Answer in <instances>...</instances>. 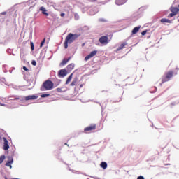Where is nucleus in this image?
Instances as JSON below:
<instances>
[{"instance_id":"obj_1","label":"nucleus","mask_w":179,"mask_h":179,"mask_svg":"<svg viewBox=\"0 0 179 179\" xmlns=\"http://www.w3.org/2000/svg\"><path fill=\"white\" fill-rule=\"evenodd\" d=\"M78 37H80V34H72L69 33L67 36L65 38L64 47L66 50L68 48V44H72L75 41V40H77Z\"/></svg>"},{"instance_id":"obj_2","label":"nucleus","mask_w":179,"mask_h":179,"mask_svg":"<svg viewBox=\"0 0 179 179\" xmlns=\"http://www.w3.org/2000/svg\"><path fill=\"white\" fill-rule=\"evenodd\" d=\"M174 75H177V72H174L173 71H169L166 72L162 76V83H166V82L170 81Z\"/></svg>"},{"instance_id":"obj_3","label":"nucleus","mask_w":179,"mask_h":179,"mask_svg":"<svg viewBox=\"0 0 179 179\" xmlns=\"http://www.w3.org/2000/svg\"><path fill=\"white\" fill-rule=\"evenodd\" d=\"M52 89H54V83L50 80H45L41 87L42 92H44V90H52Z\"/></svg>"},{"instance_id":"obj_4","label":"nucleus","mask_w":179,"mask_h":179,"mask_svg":"<svg viewBox=\"0 0 179 179\" xmlns=\"http://www.w3.org/2000/svg\"><path fill=\"white\" fill-rule=\"evenodd\" d=\"M99 41L102 45H107V44L110 43V40H108V36H101L99 39Z\"/></svg>"},{"instance_id":"obj_5","label":"nucleus","mask_w":179,"mask_h":179,"mask_svg":"<svg viewBox=\"0 0 179 179\" xmlns=\"http://www.w3.org/2000/svg\"><path fill=\"white\" fill-rule=\"evenodd\" d=\"M3 150H9V141H8V139L6 138H3Z\"/></svg>"},{"instance_id":"obj_6","label":"nucleus","mask_w":179,"mask_h":179,"mask_svg":"<svg viewBox=\"0 0 179 179\" xmlns=\"http://www.w3.org/2000/svg\"><path fill=\"white\" fill-rule=\"evenodd\" d=\"M94 129H96V124H92V125H90V126H88V127H85L84 129V132L85 134H88L91 131H94Z\"/></svg>"},{"instance_id":"obj_7","label":"nucleus","mask_w":179,"mask_h":179,"mask_svg":"<svg viewBox=\"0 0 179 179\" xmlns=\"http://www.w3.org/2000/svg\"><path fill=\"white\" fill-rule=\"evenodd\" d=\"M97 54V50H93L92 51L90 55H87L85 57V61H89L90 58H93V57H95V55Z\"/></svg>"},{"instance_id":"obj_8","label":"nucleus","mask_w":179,"mask_h":179,"mask_svg":"<svg viewBox=\"0 0 179 179\" xmlns=\"http://www.w3.org/2000/svg\"><path fill=\"white\" fill-rule=\"evenodd\" d=\"M36 99H38V96L36 95H29L24 97V100L28 101V100H36Z\"/></svg>"},{"instance_id":"obj_9","label":"nucleus","mask_w":179,"mask_h":179,"mask_svg":"<svg viewBox=\"0 0 179 179\" xmlns=\"http://www.w3.org/2000/svg\"><path fill=\"white\" fill-rule=\"evenodd\" d=\"M59 76H62L64 78V76H66V69H62L59 71Z\"/></svg>"},{"instance_id":"obj_10","label":"nucleus","mask_w":179,"mask_h":179,"mask_svg":"<svg viewBox=\"0 0 179 179\" xmlns=\"http://www.w3.org/2000/svg\"><path fill=\"white\" fill-rule=\"evenodd\" d=\"M12 163H13V158H10L9 159H8V161L6 162V166H7V167H10V169H11V167H12Z\"/></svg>"},{"instance_id":"obj_11","label":"nucleus","mask_w":179,"mask_h":179,"mask_svg":"<svg viewBox=\"0 0 179 179\" xmlns=\"http://www.w3.org/2000/svg\"><path fill=\"white\" fill-rule=\"evenodd\" d=\"M125 45H128L127 43H122L117 49V51H121V50L125 48Z\"/></svg>"},{"instance_id":"obj_12","label":"nucleus","mask_w":179,"mask_h":179,"mask_svg":"<svg viewBox=\"0 0 179 179\" xmlns=\"http://www.w3.org/2000/svg\"><path fill=\"white\" fill-rule=\"evenodd\" d=\"M70 60H71V57H69L68 59H64L60 63V65L64 66V65H66V64H68V62H69Z\"/></svg>"},{"instance_id":"obj_13","label":"nucleus","mask_w":179,"mask_h":179,"mask_svg":"<svg viewBox=\"0 0 179 179\" xmlns=\"http://www.w3.org/2000/svg\"><path fill=\"white\" fill-rule=\"evenodd\" d=\"M39 10L42 11L43 15H45V16H48V13L45 8L42 6L39 8Z\"/></svg>"},{"instance_id":"obj_14","label":"nucleus","mask_w":179,"mask_h":179,"mask_svg":"<svg viewBox=\"0 0 179 179\" xmlns=\"http://www.w3.org/2000/svg\"><path fill=\"white\" fill-rule=\"evenodd\" d=\"M127 2V0H116L115 3L116 5H124Z\"/></svg>"},{"instance_id":"obj_15","label":"nucleus","mask_w":179,"mask_h":179,"mask_svg":"<svg viewBox=\"0 0 179 179\" xmlns=\"http://www.w3.org/2000/svg\"><path fill=\"white\" fill-rule=\"evenodd\" d=\"M140 29H141V26L134 27L131 31L132 34H136V33H138V31H139Z\"/></svg>"},{"instance_id":"obj_16","label":"nucleus","mask_w":179,"mask_h":179,"mask_svg":"<svg viewBox=\"0 0 179 179\" xmlns=\"http://www.w3.org/2000/svg\"><path fill=\"white\" fill-rule=\"evenodd\" d=\"M161 23H171V21L166 18H162L160 20Z\"/></svg>"},{"instance_id":"obj_17","label":"nucleus","mask_w":179,"mask_h":179,"mask_svg":"<svg viewBox=\"0 0 179 179\" xmlns=\"http://www.w3.org/2000/svg\"><path fill=\"white\" fill-rule=\"evenodd\" d=\"M73 73H71L67 78L66 81V85H68L69 83V82H71L72 80V78H73Z\"/></svg>"},{"instance_id":"obj_18","label":"nucleus","mask_w":179,"mask_h":179,"mask_svg":"<svg viewBox=\"0 0 179 179\" xmlns=\"http://www.w3.org/2000/svg\"><path fill=\"white\" fill-rule=\"evenodd\" d=\"M101 167L105 170V169H107V162H102L100 164Z\"/></svg>"},{"instance_id":"obj_19","label":"nucleus","mask_w":179,"mask_h":179,"mask_svg":"<svg viewBox=\"0 0 179 179\" xmlns=\"http://www.w3.org/2000/svg\"><path fill=\"white\" fill-rule=\"evenodd\" d=\"M171 12L173 13L175 15H177L179 12L178 8H173L171 9Z\"/></svg>"},{"instance_id":"obj_20","label":"nucleus","mask_w":179,"mask_h":179,"mask_svg":"<svg viewBox=\"0 0 179 179\" xmlns=\"http://www.w3.org/2000/svg\"><path fill=\"white\" fill-rule=\"evenodd\" d=\"M76 83H78V78H76L73 80V81L71 83V86H75L76 85Z\"/></svg>"},{"instance_id":"obj_21","label":"nucleus","mask_w":179,"mask_h":179,"mask_svg":"<svg viewBox=\"0 0 179 179\" xmlns=\"http://www.w3.org/2000/svg\"><path fill=\"white\" fill-rule=\"evenodd\" d=\"M5 159H6L5 155L0 156V164H2V163H3V160H5Z\"/></svg>"},{"instance_id":"obj_22","label":"nucleus","mask_w":179,"mask_h":179,"mask_svg":"<svg viewBox=\"0 0 179 179\" xmlns=\"http://www.w3.org/2000/svg\"><path fill=\"white\" fill-rule=\"evenodd\" d=\"M45 43V38H43V40L41 43V45H40L41 48V47H43V45H44Z\"/></svg>"},{"instance_id":"obj_23","label":"nucleus","mask_w":179,"mask_h":179,"mask_svg":"<svg viewBox=\"0 0 179 179\" xmlns=\"http://www.w3.org/2000/svg\"><path fill=\"white\" fill-rule=\"evenodd\" d=\"M176 14L174 13H171L168 15V17H173V16H176Z\"/></svg>"},{"instance_id":"obj_24","label":"nucleus","mask_w":179,"mask_h":179,"mask_svg":"<svg viewBox=\"0 0 179 179\" xmlns=\"http://www.w3.org/2000/svg\"><path fill=\"white\" fill-rule=\"evenodd\" d=\"M49 96H50V94H43L41 96L42 98H44V97H49Z\"/></svg>"},{"instance_id":"obj_25","label":"nucleus","mask_w":179,"mask_h":179,"mask_svg":"<svg viewBox=\"0 0 179 179\" xmlns=\"http://www.w3.org/2000/svg\"><path fill=\"white\" fill-rule=\"evenodd\" d=\"M31 64L34 66H36V65H37V62H36V60H33L31 62Z\"/></svg>"},{"instance_id":"obj_26","label":"nucleus","mask_w":179,"mask_h":179,"mask_svg":"<svg viewBox=\"0 0 179 179\" xmlns=\"http://www.w3.org/2000/svg\"><path fill=\"white\" fill-rule=\"evenodd\" d=\"M31 50H34V44H33V42H31Z\"/></svg>"},{"instance_id":"obj_27","label":"nucleus","mask_w":179,"mask_h":179,"mask_svg":"<svg viewBox=\"0 0 179 179\" xmlns=\"http://www.w3.org/2000/svg\"><path fill=\"white\" fill-rule=\"evenodd\" d=\"M56 90H57V92H58L59 93H61V92H62V88H57Z\"/></svg>"},{"instance_id":"obj_28","label":"nucleus","mask_w":179,"mask_h":179,"mask_svg":"<svg viewBox=\"0 0 179 179\" xmlns=\"http://www.w3.org/2000/svg\"><path fill=\"white\" fill-rule=\"evenodd\" d=\"M146 33H148V31L145 30L143 32H141V34H142V36H145V34H146Z\"/></svg>"},{"instance_id":"obj_29","label":"nucleus","mask_w":179,"mask_h":179,"mask_svg":"<svg viewBox=\"0 0 179 179\" xmlns=\"http://www.w3.org/2000/svg\"><path fill=\"white\" fill-rule=\"evenodd\" d=\"M137 179H145V178L142 176H140L137 178Z\"/></svg>"},{"instance_id":"obj_30","label":"nucleus","mask_w":179,"mask_h":179,"mask_svg":"<svg viewBox=\"0 0 179 179\" xmlns=\"http://www.w3.org/2000/svg\"><path fill=\"white\" fill-rule=\"evenodd\" d=\"M23 69L24 71H29V69H27V67L26 66H23Z\"/></svg>"},{"instance_id":"obj_31","label":"nucleus","mask_w":179,"mask_h":179,"mask_svg":"<svg viewBox=\"0 0 179 179\" xmlns=\"http://www.w3.org/2000/svg\"><path fill=\"white\" fill-rule=\"evenodd\" d=\"M60 16H61L62 17H64V16H65V13H62L60 14Z\"/></svg>"},{"instance_id":"obj_32","label":"nucleus","mask_w":179,"mask_h":179,"mask_svg":"<svg viewBox=\"0 0 179 179\" xmlns=\"http://www.w3.org/2000/svg\"><path fill=\"white\" fill-rule=\"evenodd\" d=\"M0 106H3V107H5V106H6L5 103H2L0 102Z\"/></svg>"},{"instance_id":"obj_33","label":"nucleus","mask_w":179,"mask_h":179,"mask_svg":"<svg viewBox=\"0 0 179 179\" xmlns=\"http://www.w3.org/2000/svg\"><path fill=\"white\" fill-rule=\"evenodd\" d=\"M100 22H107V20H104V19H101V20H100Z\"/></svg>"},{"instance_id":"obj_34","label":"nucleus","mask_w":179,"mask_h":179,"mask_svg":"<svg viewBox=\"0 0 179 179\" xmlns=\"http://www.w3.org/2000/svg\"><path fill=\"white\" fill-rule=\"evenodd\" d=\"M82 87H83V84L80 85V89H82Z\"/></svg>"},{"instance_id":"obj_35","label":"nucleus","mask_w":179,"mask_h":179,"mask_svg":"<svg viewBox=\"0 0 179 179\" xmlns=\"http://www.w3.org/2000/svg\"><path fill=\"white\" fill-rule=\"evenodd\" d=\"M15 100H19V98H15Z\"/></svg>"},{"instance_id":"obj_36","label":"nucleus","mask_w":179,"mask_h":179,"mask_svg":"<svg viewBox=\"0 0 179 179\" xmlns=\"http://www.w3.org/2000/svg\"><path fill=\"white\" fill-rule=\"evenodd\" d=\"M6 179H8V178H6Z\"/></svg>"},{"instance_id":"obj_37","label":"nucleus","mask_w":179,"mask_h":179,"mask_svg":"<svg viewBox=\"0 0 179 179\" xmlns=\"http://www.w3.org/2000/svg\"><path fill=\"white\" fill-rule=\"evenodd\" d=\"M0 141H1V136H0Z\"/></svg>"}]
</instances>
